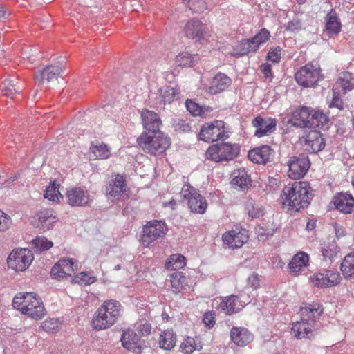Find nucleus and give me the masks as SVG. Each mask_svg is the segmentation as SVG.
<instances>
[{"label": "nucleus", "instance_id": "cd10ccee", "mask_svg": "<svg viewBox=\"0 0 354 354\" xmlns=\"http://www.w3.org/2000/svg\"><path fill=\"white\" fill-rule=\"evenodd\" d=\"M306 144L310 147L312 153H316L325 147V140L322 134L319 131H311L307 135L306 138Z\"/></svg>", "mask_w": 354, "mask_h": 354}, {"label": "nucleus", "instance_id": "79ce46f5", "mask_svg": "<svg viewBox=\"0 0 354 354\" xmlns=\"http://www.w3.org/2000/svg\"><path fill=\"white\" fill-rule=\"evenodd\" d=\"M90 150L94 154V156L99 159H106L111 155L109 147L104 143L99 145L91 143Z\"/></svg>", "mask_w": 354, "mask_h": 354}, {"label": "nucleus", "instance_id": "864d4df0", "mask_svg": "<svg viewBox=\"0 0 354 354\" xmlns=\"http://www.w3.org/2000/svg\"><path fill=\"white\" fill-rule=\"evenodd\" d=\"M59 320L57 319L50 318L42 323L43 329L47 333H55L59 327Z\"/></svg>", "mask_w": 354, "mask_h": 354}, {"label": "nucleus", "instance_id": "bb28decb", "mask_svg": "<svg viewBox=\"0 0 354 354\" xmlns=\"http://www.w3.org/2000/svg\"><path fill=\"white\" fill-rule=\"evenodd\" d=\"M62 72V68L61 66L48 65L36 73L35 78L39 84L43 83L45 80L50 82L57 80Z\"/></svg>", "mask_w": 354, "mask_h": 354}, {"label": "nucleus", "instance_id": "0eeeda50", "mask_svg": "<svg viewBox=\"0 0 354 354\" xmlns=\"http://www.w3.org/2000/svg\"><path fill=\"white\" fill-rule=\"evenodd\" d=\"M198 137L201 140L210 142L218 140H225L228 138V135L224 131V122L214 120L203 124Z\"/></svg>", "mask_w": 354, "mask_h": 354}, {"label": "nucleus", "instance_id": "4be33fe9", "mask_svg": "<svg viewBox=\"0 0 354 354\" xmlns=\"http://www.w3.org/2000/svg\"><path fill=\"white\" fill-rule=\"evenodd\" d=\"M333 203L339 212L350 214L354 208V198L347 192L338 193L333 198Z\"/></svg>", "mask_w": 354, "mask_h": 354}, {"label": "nucleus", "instance_id": "b1692460", "mask_svg": "<svg viewBox=\"0 0 354 354\" xmlns=\"http://www.w3.org/2000/svg\"><path fill=\"white\" fill-rule=\"evenodd\" d=\"M323 310L322 306L319 303L305 304V306L300 308L301 320L310 321L312 324H315V319L322 315Z\"/></svg>", "mask_w": 354, "mask_h": 354}, {"label": "nucleus", "instance_id": "6e6d98bb", "mask_svg": "<svg viewBox=\"0 0 354 354\" xmlns=\"http://www.w3.org/2000/svg\"><path fill=\"white\" fill-rule=\"evenodd\" d=\"M180 349L185 354L192 353L195 350V340L191 337H187L181 344Z\"/></svg>", "mask_w": 354, "mask_h": 354}, {"label": "nucleus", "instance_id": "4c0bfd02", "mask_svg": "<svg viewBox=\"0 0 354 354\" xmlns=\"http://www.w3.org/2000/svg\"><path fill=\"white\" fill-rule=\"evenodd\" d=\"M323 261L327 263H331L333 258L340 252V248L335 242L330 243L322 248Z\"/></svg>", "mask_w": 354, "mask_h": 354}, {"label": "nucleus", "instance_id": "f257e3e1", "mask_svg": "<svg viewBox=\"0 0 354 354\" xmlns=\"http://www.w3.org/2000/svg\"><path fill=\"white\" fill-rule=\"evenodd\" d=\"M311 189L306 181L295 182L292 185L286 186L281 194L283 206L296 211L307 207L313 197Z\"/></svg>", "mask_w": 354, "mask_h": 354}, {"label": "nucleus", "instance_id": "774afa93", "mask_svg": "<svg viewBox=\"0 0 354 354\" xmlns=\"http://www.w3.org/2000/svg\"><path fill=\"white\" fill-rule=\"evenodd\" d=\"M203 322L206 326L212 328L215 324V317L214 313L211 312H207L203 315Z\"/></svg>", "mask_w": 354, "mask_h": 354}, {"label": "nucleus", "instance_id": "ea45409f", "mask_svg": "<svg viewBox=\"0 0 354 354\" xmlns=\"http://www.w3.org/2000/svg\"><path fill=\"white\" fill-rule=\"evenodd\" d=\"M176 338L172 330H167L160 335V346L165 350H170L176 345Z\"/></svg>", "mask_w": 354, "mask_h": 354}, {"label": "nucleus", "instance_id": "dca6fc26", "mask_svg": "<svg viewBox=\"0 0 354 354\" xmlns=\"http://www.w3.org/2000/svg\"><path fill=\"white\" fill-rule=\"evenodd\" d=\"M311 109L301 106L292 112L291 116L287 118L286 122L292 127L308 128L310 118Z\"/></svg>", "mask_w": 354, "mask_h": 354}, {"label": "nucleus", "instance_id": "a18cd8bd", "mask_svg": "<svg viewBox=\"0 0 354 354\" xmlns=\"http://www.w3.org/2000/svg\"><path fill=\"white\" fill-rule=\"evenodd\" d=\"M19 88L16 87L14 82L10 79H6L3 82L2 93L3 95L12 98L13 96L19 93Z\"/></svg>", "mask_w": 354, "mask_h": 354}, {"label": "nucleus", "instance_id": "473e14b6", "mask_svg": "<svg viewBox=\"0 0 354 354\" xmlns=\"http://www.w3.org/2000/svg\"><path fill=\"white\" fill-rule=\"evenodd\" d=\"M251 179L244 168L237 169L233 172L232 185L239 187L243 190L251 185Z\"/></svg>", "mask_w": 354, "mask_h": 354}, {"label": "nucleus", "instance_id": "0e129e2a", "mask_svg": "<svg viewBox=\"0 0 354 354\" xmlns=\"http://www.w3.org/2000/svg\"><path fill=\"white\" fill-rule=\"evenodd\" d=\"M301 28V20L298 18H294L290 21L286 26L285 29L288 31H297Z\"/></svg>", "mask_w": 354, "mask_h": 354}, {"label": "nucleus", "instance_id": "39448f33", "mask_svg": "<svg viewBox=\"0 0 354 354\" xmlns=\"http://www.w3.org/2000/svg\"><path fill=\"white\" fill-rule=\"evenodd\" d=\"M239 153V147L237 145L230 142H221L210 146L207 152V158L221 162L233 160Z\"/></svg>", "mask_w": 354, "mask_h": 354}, {"label": "nucleus", "instance_id": "bf43d9fd", "mask_svg": "<svg viewBox=\"0 0 354 354\" xmlns=\"http://www.w3.org/2000/svg\"><path fill=\"white\" fill-rule=\"evenodd\" d=\"M12 225L11 218L0 210V232L8 230Z\"/></svg>", "mask_w": 354, "mask_h": 354}, {"label": "nucleus", "instance_id": "2eb2a0df", "mask_svg": "<svg viewBox=\"0 0 354 354\" xmlns=\"http://www.w3.org/2000/svg\"><path fill=\"white\" fill-rule=\"evenodd\" d=\"M274 151L269 145L255 147L248 151V158L254 163L266 165L272 161Z\"/></svg>", "mask_w": 354, "mask_h": 354}, {"label": "nucleus", "instance_id": "9b49d317", "mask_svg": "<svg viewBox=\"0 0 354 354\" xmlns=\"http://www.w3.org/2000/svg\"><path fill=\"white\" fill-rule=\"evenodd\" d=\"M310 279L314 286L319 288L335 286L342 279L339 272L333 270H324L316 272Z\"/></svg>", "mask_w": 354, "mask_h": 354}, {"label": "nucleus", "instance_id": "7ed1b4c3", "mask_svg": "<svg viewBox=\"0 0 354 354\" xmlns=\"http://www.w3.org/2000/svg\"><path fill=\"white\" fill-rule=\"evenodd\" d=\"M137 143L147 153L159 155L163 153L171 145L170 138L162 131L142 133Z\"/></svg>", "mask_w": 354, "mask_h": 354}, {"label": "nucleus", "instance_id": "20e7f679", "mask_svg": "<svg viewBox=\"0 0 354 354\" xmlns=\"http://www.w3.org/2000/svg\"><path fill=\"white\" fill-rule=\"evenodd\" d=\"M323 78L319 66L313 62L306 64L295 73V81L304 88L315 86Z\"/></svg>", "mask_w": 354, "mask_h": 354}, {"label": "nucleus", "instance_id": "393cba45", "mask_svg": "<svg viewBox=\"0 0 354 354\" xmlns=\"http://www.w3.org/2000/svg\"><path fill=\"white\" fill-rule=\"evenodd\" d=\"M231 82V79L227 75L218 73L212 80L208 91L212 95L218 94L226 90Z\"/></svg>", "mask_w": 354, "mask_h": 354}, {"label": "nucleus", "instance_id": "f8f14e48", "mask_svg": "<svg viewBox=\"0 0 354 354\" xmlns=\"http://www.w3.org/2000/svg\"><path fill=\"white\" fill-rule=\"evenodd\" d=\"M56 212L53 209H44L33 216L32 225L41 232L52 230L57 221Z\"/></svg>", "mask_w": 354, "mask_h": 354}, {"label": "nucleus", "instance_id": "13d9d810", "mask_svg": "<svg viewBox=\"0 0 354 354\" xmlns=\"http://www.w3.org/2000/svg\"><path fill=\"white\" fill-rule=\"evenodd\" d=\"M329 108H337L339 111L344 109V103L340 98L339 93L333 91V99L329 103Z\"/></svg>", "mask_w": 354, "mask_h": 354}, {"label": "nucleus", "instance_id": "f704fd0d", "mask_svg": "<svg viewBox=\"0 0 354 354\" xmlns=\"http://www.w3.org/2000/svg\"><path fill=\"white\" fill-rule=\"evenodd\" d=\"M257 46H254L250 39H243L236 47V52L232 54L234 57H239L250 53H256Z\"/></svg>", "mask_w": 354, "mask_h": 354}, {"label": "nucleus", "instance_id": "c9c22d12", "mask_svg": "<svg viewBox=\"0 0 354 354\" xmlns=\"http://www.w3.org/2000/svg\"><path fill=\"white\" fill-rule=\"evenodd\" d=\"M340 270L345 279L354 277V252L345 256Z\"/></svg>", "mask_w": 354, "mask_h": 354}, {"label": "nucleus", "instance_id": "9d476101", "mask_svg": "<svg viewBox=\"0 0 354 354\" xmlns=\"http://www.w3.org/2000/svg\"><path fill=\"white\" fill-rule=\"evenodd\" d=\"M26 298L21 313L35 320L41 319L46 315V310L41 298L34 292L28 294Z\"/></svg>", "mask_w": 354, "mask_h": 354}, {"label": "nucleus", "instance_id": "e433bc0d", "mask_svg": "<svg viewBox=\"0 0 354 354\" xmlns=\"http://www.w3.org/2000/svg\"><path fill=\"white\" fill-rule=\"evenodd\" d=\"M244 207L246 214L252 218H259L264 214V210L261 205L252 198L245 201Z\"/></svg>", "mask_w": 354, "mask_h": 354}, {"label": "nucleus", "instance_id": "49530a36", "mask_svg": "<svg viewBox=\"0 0 354 354\" xmlns=\"http://www.w3.org/2000/svg\"><path fill=\"white\" fill-rule=\"evenodd\" d=\"M270 32L266 28H262L257 34H256L253 37L250 39L254 46H257L256 48L257 50H258L260 45L267 41L270 39Z\"/></svg>", "mask_w": 354, "mask_h": 354}, {"label": "nucleus", "instance_id": "c03bdc74", "mask_svg": "<svg viewBox=\"0 0 354 354\" xmlns=\"http://www.w3.org/2000/svg\"><path fill=\"white\" fill-rule=\"evenodd\" d=\"M160 102L163 105L171 104L177 94V90L170 86H164L159 89Z\"/></svg>", "mask_w": 354, "mask_h": 354}, {"label": "nucleus", "instance_id": "58836bf2", "mask_svg": "<svg viewBox=\"0 0 354 354\" xmlns=\"http://www.w3.org/2000/svg\"><path fill=\"white\" fill-rule=\"evenodd\" d=\"M198 57L195 54H190L188 52H183L176 57V63L181 67H192L197 62Z\"/></svg>", "mask_w": 354, "mask_h": 354}, {"label": "nucleus", "instance_id": "603ef678", "mask_svg": "<svg viewBox=\"0 0 354 354\" xmlns=\"http://www.w3.org/2000/svg\"><path fill=\"white\" fill-rule=\"evenodd\" d=\"M33 243L35 244V248L40 251L48 250L50 248H51L53 245V242L50 241H48L45 237L36 238L33 241Z\"/></svg>", "mask_w": 354, "mask_h": 354}, {"label": "nucleus", "instance_id": "5fc2aeb1", "mask_svg": "<svg viewBox=\"0 0 354 354\" xmlns=\"http://www.w3.org/2000/svg\"><path fill=\"white\" fill-rule=\"evenodd\" d=\"M28 294H30V292H25V293H18L14 298L12 301L13 307L21 311L23 310V308L25 306V301L26 300V296Z\"/></svg>", "mask_w": 354, "mask_h": 354}, {"label": "nucleus", "instance_id": "680f3d73", "mask_svg": "<svg viewBox=\"0 0 354 354\" xmlns=\"http://www.w3.org/2000/svg\"><path fill=\"white\" fill-rule=\"evenodd\" d=\"M281 49L279 46L270 49L267 54V59L272 62H279L281 59Z\"/></svg>", "mask_w": 354, "mask_h": 354}, {"label": "nucleus", "instance_id": "2f4dec72", "mask_svg": "<svg viewBox=\"0 0 354 354\" xmlns=\"http://www.w3.org/2000/svg\"><path fill=\"white\" fill-rule=\"evenodd\" d=\"M328 116L322 111L311 109L308 128L328 129Z\"/></svg>", "mask_w": 354, "mask_h": 354}, {"label": "nucleus", "instance_id": "09e8293b", "mask_svg": "<svg viewBox=\"0 0 354 354\" xmlns=\"http://www.w3.org/2000/svg\"><path fill=\"white\" fill-rule=\"evenodd\" d=\"M60 267L62 269V273L66 276H71V273L77 268L76 261L73 259H67L59 260Z\"/></svg>", "mask_w": 354, "mask_h": 354}, {"label": "nucleus", "instance_id": "6ab92c4d", "mask_svg": "<svg viewBox=\"0 0 354 354\" xmlns=\"http://www.w3.org/2000/svg\"><path fill=\"white\" fill-rule=\"evenodd\" d=\"M68 203L73 207H81L88 205L91 199L87 191L80 187H74L67 191Z\"/></svg>", "mask_w": 354, "mask_h": 354}, {"label": "nucleus", "instance_id": "f3484780", "mask_svg": "<svg viewBox=\"0 0 354 354\" xmlns=\"http://www.w3.org/2000/svg\"><path fill=\"white\" fill-rule=\"evenodd\" d=\"M206 26L196 19H192L187 22L184 27L185 35L196 41L204 39L206 33Z\"/></svg>", "mask_w": 354, "mask_h": 354}, {"label": "nucleus", "instance_id": "f03ea898", "mask_svg": "<svg viewBox=\"0 0 354 354\" xmlns=\"http://www.w3.org/2000/svg\"><path fill=\"white\" fill-rule=\"evenodd\" d=\"M122 306L116 300H106L95 313L91 321L94 330H102L109 328L120 317Z\"/></svg>", "mask_w": 354, "mask_h": 354}, {"label": "nucleus", "instance_id": "8fccbe9b", "mask_svg": "<svg viewBox=\"0 0 354 354\" xmlns=\"http://www.w3.org/2000/svg\"><path fill=\"white\" fill-rule=\"evenodd\" d=\"M191 10L194 12H203L207 9V5L204 0H186Z\"/></svg>", "mask_w": 354, "mask_h": 354}, {"label": "nucleus", "instance_id": "412c9836", "mask_svg": "<svg viewBox=\"0 0 354 354\" xmlns=\"http://www.w3.org/2000/svg\"><path fill=\"white\" fill-rule=\"evenodd\" d=\"M142 122L144 129L147 131L145 133L153 131H160V127L162 121L158 113L149 110H145L141 113Z\"/></svg>", "mask_w": 354, "mask_h": 354}, {"label": "nucleus", "instance_id": "6e6552de", "mask_svg": "<svg viewBox=\"0 0 354 354\" xmlns=\"http://www.w3.org/2000/svg\"><path fill=\"white\" fill-rule=\"evenodd\" d=\"M31 250L26 248L13 250L9 254L7 263L9 268L15 271H24L31 264L33 260Z\"/></svg>", "mask_w": 354, "mask_h": 354}, {"label": "nucleus", "instance_id": "423d86ee", "mask_svg": "<svg viewBox=\"0 0 354 354\" xmlns=\"http://www.w3.org/2000/svg\"><path fill=\"white\" fill-rule=\"evenodd\" d=\"M167 225L164 221L152 220L143 227L142 243L148 246L154 241L164 236L167 232Z\"/></svg>", "mask_w": 354, "mask_h": 354}, {"label": "nucleus", "instance_id": "c756f323", "mask_svg": "<svg viewBox=\"0 0 354 354\" xmlns=\"http://www.w3.org/2000/svg\"><path fill=\"white\" fill-rule=\"evenodd\" d=\"M313 324L310 321L301 320L297 322L292 324V330L295 333V336L297 339L308 338L311 339L313 337L312 327L314 328Z\"/></svg>", "mask_w": 354, "mask_h": 354}, {"label": "nucleus", "instance_id": "7c9ffc66", "mask_svg": "<svg viewBox=\"0 0 354 354\" xmlns=\"http://www.w3.org/2000/svg\"><path fill=\"white\" fill-rule=\"evenodd\" d=\"M190 211L194 214H203L205 213L208 204L204 196L198 193H194V196L187 201Z\"/></svg>", "mask_w": 354, "mask_h": 354}, {"label": "nucleus", "instance_id": "de8ad7c7", "mask_svg": "<svg viewBox=\"0 0 354 354\" xmlns=\"http://www.w3.org/2000/svg\"><path fill=\"white\" fill-rule=\"evenodd\" d=\"M351 74L350 73L342 72L339 75L337 83L340 85L344 91H350L353 88L351 83Z\"/></svg>", "mask_w": 354, "mask_h": 354}, {"label": "nucleus", "instance_id": "4468645a", "mask_svg": "<svg viewBox=\"0 0 354 354\" xmlns=\"http://www.w3.org/2000/svg\"><path fill=\"white\" fill-rule=\"evenodd\" d=\"M120 341L124 348L136 354L140 353L145 346V342L141 341L138 334L131 329L123 330Z\"/></svg>", "mask_w": 354, "mask_h": 354}, {"label": "nucleus", "instance_id": "69168bd1", "mask_svg": "<svg viewBox=\"0 0 354 354\" xmlns=\"http://www.w3.org/2000/svg\"><path fill=\"white\" fill-rule=\"evenodd\" d=\"M194 193H198V192L189 185H183L180 192L183 197L185 199H187V201H189V198H191V196H194Z\"/></svg>", "mask_w": 354, "mask_h": 354}, {"label": "nucleus", "instance_id": "052dcab7", "mask_svg": "<svg viewBox=\"0 0 354 354\" xmlns=\"http://www.w3.org/2000/svg\"><path fill=\"white\" fill-rule=\"evenodd\" d=\"M136 330L140 336L147 337L151 333V324L148 323L147 322L140 323L136 326Z\"/></svg>", "mask_w": 354, "mask_h": 354}, {"label": "nucleus", "instance_id": "a19ab883", "mask_svg": "<svg viewBox=\"0 0 354 354\" xmlns=\"http://www.w3.org/2000/svg\"><path fill=\"white\" fill-rule=\"evenodd\" d=\"M185 264V257L179 254H175L170 256L165 263V267L168 270H176L183 268Z\"/></svg>", "mask_w": 354, "mask_h": 354}, {"label": "nucleus", "instance_id": "4d7b16f0", "mask_svg": "<svg viewBox=\"0 0 354 354\" xmlns=\"http://www.w3.org/2000/svg\"><path fill=\"white\" fill-rule=\"evenodd\" d=\"M59 194L58 189L55 187V184H53L46 189L44 198H48L50 201H56L58 200V195Z\"/></svg>", "mask_w": 354, "mask_h": 354}, {"label": "nucleus", "instance_id": "3c124183", "mask_svg": "<svg viewBox=\"0 0 354 354\" xmlns=\"http://www.w3.org/2000/svg\"><path fill=\"white\" fill-rule=\"evenodd\" d=\"M185 105L187 111L194 116L202 115L204 113L203 107L192 100H187Z\"/></svg>", "mask_w": 354, "mask_h": 354}, {"label": "nucleus", "instance_id": "a878e982", "mask_svg": "<svg viewBox=\"0 0 354 354\" xmlns=\"http://www.w3.org/2000/svg\"><path fill=\"white\" fill-rule=\"evenodd\" d=\"M232 341L239 346H244L253 339L252 334L243 327H232L230 330Z\"/></svg>", "mask_w": 354, "mask_h": 354}, {"label": "nucleus", "instance_id": "a211bd4d", "mask_svg": "<svg viewBox=\"0 0 354 354\" xmlns=\"http://www.w3.org/2000/svg\"><path fill=\"white\" fill-rule=\"evenodd\" d=\"M342 30V23L336 11L331 9L324 17V31L330 37L339 35Z\"/></svg>", "mask_w": 354, "mask_h": 354}, {"label": "nucleus", "instance_id": "72a5a7b5", "mask_svg": "<svg viewBox=\"0 0 354 354\" xmlns=\"http://www.w3.org/2000/svg\"><path fill=\"white\" fill-rule=\"evenodd\" d=\"M309 260L308 255L304 252L295 254L288 264L291 272L298 273L304 267H306Z\"/></svg>", "mask_w": 354, "mask_h": 354}, {"label": "nucleus", "instance_id": "37998d69", "mask_svg": "<svg viewBox=\"0 0 354 354\" xmlns=\"http://www.w3.org/2000/svg\"><path fill=\"white\" fill-rule=\"evenodd\" d=\"M170 277L172 291L175 294L181 292L184 289L183 285L185 283L186 277L180 272L173 273Z\"/></svg>", "mask_w": 354, "mask_h": 354}, {"label": "nucleus", "instance_id": "338daca9", "mask_svg": "<svg viewBox=\"0 0 354 354\" xmlns=\"http://www.w3.org/2000/svg\"><path fill=\"white\" fill-rule=\"evenodd\" d=\"M261 71L263 73L265 79L268 82H271L273 79L270 64L264 63L261 66Z\"/></svg>", "mask_w": 354, "mask_h": 354}, {"label": "nucleus", "instance_id": "5701e85b", "mask_svg": "<svg viewBox=\"0 0 354 354\" xmlns=\"http://www.w3.org/2000/svg\"><path fill=\"white\" fill-rule=\"evenodd\" d=\"M127 187L125 178L117 174L114 179L109 181L106 185V195L111 198H115L127 191Z\"/></svg>", "mask_w": 354, "mask_h": 354}, {"label": "nucleus", "instance_id": "aec40b11", "mask_svg": "<svg viewBox=\"0 0 354 354\" xmlns=\"http://www.w3.org/2000/svg\"><path fill=\"white\" fill-rule=\"evenodd\" d=\"M247 232L245 230L242 231L233 230L225 232L223 235L222 239L224 243L228 245L230 248H239L248 241Z\"/></svg>", "mask_w": 354, "mask_h": 354}, {"label": "nucleus", "instance_id": "ddd939ff", "mask_svg": "<svg viewBox=\"0 0 354 354\" xmlns=\"http://www.w3.org/2000/svg\"><path fill=\"white\" fill-rule=\"evenodd\" d=\"M252 125L256 129L254 136L261 138L276 130L277 120L270 117L263 118L258 115L252 120Z\"/></svg>", "mask_w": 354, "mask_h": 354}, {"label": "nucleus", "instance_id": "c85d7f7f", "mask_svg": "<svg viewBox=\"0 0 354 354\" xmlns=\"http://www.w3.org/2000/svg\"><path fill=\"white\" fill-rule=\"evenodd\" d=\"M245 306L236 295H231L223 299L220 308L227 315H232L240 311Z\"/></svg>", "mask_w": 354, "mask_h": 354}, {"label": "nucleus", "instance_id": "1a4fd4ad", "mask_svg": "<svg viewBox=\"0 0 354 354\" xmlns=\"http://www.w3.org/2000/svg\"><path fill=\"white\" fill-rule=\"evenodd\" d=\"M289 167L288 175L292 179H300L303 178L308 171L310 162L306 154H299L290 158L288 161Z\"/></svg>", "mask_w": 354, "mask_h": 354}, {"label": "nucleus", "instance_id": "e2e57ef3", "mask_svg": "<svg viewBox=\"0 0 354 354\" xmlns=\"http://www.w3.org/2000/svg\"><path fill=\"white\" fill-rule=\"evenodd\" d=\"M50 275L53 279H60L67 276L66 274L62 273V269L60 267V263L59 262L56 263L51 269Z\"/></svg>", "mask_w": 354, "mask_h": 354}]
</instances>
